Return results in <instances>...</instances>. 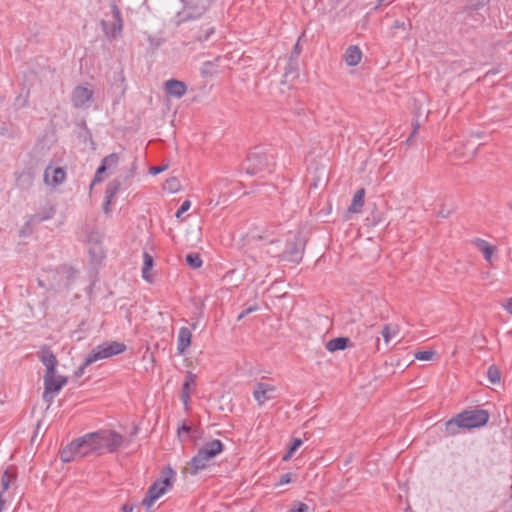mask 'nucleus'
I'll return each mask as SVG.
<instances>
[{
	"label": "nucleus",
	"mask_w": 512,
	"mask_h": 512,
	"mask_svg": "<svg viewBox=\"0 0 512 512\" xmlns=\"http://www.w3.org/2000/svg\"><path fill=\"white\" fill-rule=\"evenodd\" d=\"M488 421L489 413L484 409L465 410L445 423V434L455 436L462 431L482 427Z\"/></svg>",
	"instance_id": "nucleus-1"
},
{
	"label": "nucleus",
	"mask_w": 512,
	"mask_h": 512,
	"mask_svg": "<svg viewBox=\"0 0 512 512\" xmlns=\"http://www.w3.org/2000/svg\"><path fill=\"white\" fill-rule=\"evenodd\" d=\"M274 156L266 153L262 148L252 149L242 164V169L249 175L271 173L274 170Z\"/></svg>",
	"instance_id": "nucleus-2"
},
{
	"label": "nucleus",
	"mask_w": 512,
	"mask_h": 512,
	"mask_svg": "<svg viewBox=\"0 0 512 512\" xmlns=\"http://www.w3.org/2000/svg\"><path fill=\"white\" fill-rule=\"evenodd\" d=\"M95 439L92 433H87L82 437L73 440L65 448L60 451V458L63 462H71L77 458H84L88 455L95 454Z\"/></svg>",
	"instance_id": "nucleus-3"
},
{
	"label": "nucleus",
	"mask_w": 512,
	"mask_h": 512,
	"mask_svg": "<svg viewBox=\"0 0 512 512\" xmlns=\"http://www.w3.org/2000/svg\"><path fill=\"white\" fill-rule=\"evenodd\" d=\"M92 435L95 439L94 452L98 456L116 452L125 442L124 437L114 430L101 429Z\"/></svg>",
	"instance_id": "nucleus-4"
},
{
	"label": "nucleus",
	"mask_w": 512,
	"mask_h": 512,
	"mask_svg": "<svg viewBox=\"0 0 512 512\" xmlns=\"http://www.w3.org/2000/svg\"><path fill=\"white\" fill-rule=\"evenodd\" d=\"M175 471L171 467H166L161 471V476L149 488L142 505L150 508L153 503L160 498L168 488H171L175 479Z\"/></svg>",
	"instance_id": "nucleus-5"
},
{
	"label": "nucleus",
	"mask_w": 512,
	"mask_h": 512,
	"mask_svg": "<svg viewBox=\"0 0 512 512\" xmlns=\"http://www.w3.org/2000/svg\"><path fill=\"white\" fill-rule=\"evenodd\" d=\"M126 345L122 342L108 341L98 345L94 348L90 354L85 358V365H91L92 363L106 359L118 354L123 353L126 350Z\"/></svg>",
	"instance_id": "nucleus-6"
},
{
	"label": "nucleus",
	"mask_w": 512,
	"mask_h": 512,
	"mask_svg": "<svg viewBox=\"0 0 512 512\" xmlns=\"http://www.w3.org/2000/svg\"><path fill=\"white\" fill-rule=\"evenodd\" d=\"M306 241L300 234H295L287 240L286 248L278 254L281 261L300 263L302 261Z\"/></svg>",
	"instance_id": "nucleus-7"
},
{
	"label": "nucleus",
	"mask_w": 512,
	"mask_h": 512,
	"mask_svg": "<svg viewBox=\"0 0 512 512\" xmlns=\"http://www.w3.org/2000/svg\"><path fill=\"white\" fill-rule=\"evenodd\" d=\"M211 3L212 0H189L179 13V23L200 18L208 11Z\"/></svg>",
	"instance_id": "nucleus-8"
},
{
	"label": "nucleus",
	"mask_w": 512,
	"mask_h": 512,
	"mask_svg": "<svg viewBox=\"0 0 512 512\" xmlns=\"http://www.w3.org/2000/svg\"><path fill=\"white\" fill-rule=\"evenodd\" d=\"M211 3L212 0H189L179 13V23L200 18L208 11Z\"/></svg>",
	"instance_id": "nucleus-9"
},
{
	"label": "nucleus",
	"mask_w": 512,
	"mask_h": 512,
	"mask_svg": "<svg viewBox=\"0 0 512 512\" xmlns=\"http://www.w3.org/2000/svg\"><path fill=\"white\" fill-rule=\"evenodd\" d=\"M211 3L212 0H189L179 13V23L200 18L208 11Z\"/></svg>",
	"instance_id": "nucleus-10"
},
{
	"label": "nucleus",
	"mask_w": 512,
	"mask_h": 512,
	"mask_svg": "<svg viewBox=\"0 0 512 512\" xmlns=\"http://www.w3.org/2000/svg\"><path fill=\"white\" fill-rule=\"evenodd\" d=\"M113 21H101V27L107 37L115 38L122 31L123 20L121 11L115 3L110 5Z\"/></svg>",
	"instance_id": "nucleus-11"
},
{
	"label": "nucleus",
	"mask_w": 512,
	"mask_h": 512,
	"mask_svg": "<svg viewBox=\"0 0 512 512\" xmlns=\"http://www.w3.org/2000/svg\"><path fill=\"white\" fill-rule=\"evenodd\" d=\"M488 3L489 0H468L462 9V13L465 14V20L472 19L476 24H481L485 17L479 13V10Z\"/></svg>",
	"instance_id": "nucleus-12"
},
{
	"label": "nucleus",
	"mask_w": 512,
	"mask_h": 512,
	"mask_svg": "<svg viewBox=\"0 0 512 512\" xmlns=\"http://www.w3.org/2000/svg\"><path fill=\"white\" fill-rule=\"evenodd\" d=\"M276 387L274 385L258 382L256 383L253 390V397L257 401L258 405L262 406L266 401L274 399Z\"/></svg>",
	"instance_id": "nucleus-13"
},
{
	"label": "nucleus",
	"mask_w": 512,
	"mask_h": 512,
	"mask_svg": "<svg viewBox=\"0 0 512 512\" xmlns=\"http://www.w3.org/2000/svg\"><path fill=\"white\" fill-rule=\"evenodd\" d=\"M93 90L84 86H76L71 94V101L75 108H83L93 100Z\"/></svg>",
	"instance_id": "nucleus-14"
},
{
	"label": "nucleus",
	"mask_w": 512,
	"mask_h": 512,
	"mask_svg": "<svg viewBox=\"0 0 512 512\" xmlns=\"http://www.w3.org/2000/svg\"><path fill=\"white\" fill-rule=\"evenodd\" d=\"M67 382V377L56 375V372L53 374H45L44 389L46 390V394L49 392H53L55 394L59 393L60 390L67 384Z\"/></svg>",
	"instance_id": "nucleus-15"
},
{
	"label": "nucleus",
	"mask_w": 512,
	"mask_h": 512,
	"mask_svg": "<svg viewBox=\"0 0 512 512\" xmlns=\"http://www.w3.org/2000/svg\"><path fill=\"white\" fill-rule=\"evenodd\" d=\"M37 355L40 361L46 367L45 374H53L56 372L58 360L49 346H43Z\"/></svg>",
	"instance_id": "nucleus-16"
},
{
	"label": "nucleus",
	"mask_w": 512,
	"mask_h": 512,
	"mask_svg": "<svg viewBox=\"0 0 512 512\" xmlns=\"http://www.w3.org/2000/svg\"><path fill=\"white\" fill-rule=\"evenodd\" d=\"M210 461L211 460L198 451L197 454L187 463L183 472L191 475H197L200 471L209 466Z\"/></svg>",
	"instance_id": "nucleus-17"
},
{
	"label": "nucleus",
	"mask_w": 512,
	"mask_h": 512,
	"mask_svg": "<svg viewBox=\"0 0 512 512\" xmlns=\"http://www.w3.org/2000/svg\"><path fill=\"white\" fill-rule=\"evenodd\" d=\"M121 185L122 183L119 179H113L107 184L103 202V211L105 214H109L111 212L112 201L116 194L119 192Z\"/></svg>",
	"instance_id": "nucleus-18"
},
{
	"label": "nucleus",
	"mask_w": 512,
	"mask_h": 512,
	"mask_svg": "<svg viewBox=\"0 0 512 512\" xmlns=\"http://www.w3.org/2000/svg\"><path fill=\"white\" fill-rule=\"evenodd\" d=\"M66 178V171L62 167L52 168L48 166L44 171V180L50 185H59L64 182Z\"/></svg>",
	"instance_id": "nucleus-19"
},
{
	"label": "nucleus",
	"mask_w": 512,
	"mask_h": 512,
	"mask_svg": "<svg viewBox=\"0 0 512 512\" xmlns=\"http://www.w3.org/2000/svg\"><path fill=\"white\" fill-rule=\"evenodd\" d=\"M191 32L195 41L203 43L208 41L210 37L215 33V26L212 25L211 22H207L201 26L192 28Z\"/></svg>",
	"instance_id": "nucleus-20"
},
{
	"label": "nucleus",
	"mask_w": 512,
	"mask_h": 512,
	"mask_svg": "<svg viewBox=\"0 0 512 512\" xmlns=\"http://www.w3.org/2000/svg\"><path fill=\"white\" fill-rule=\"evenodd\" d=\"M196 386V375L192 372L188 371L184 383L182 384L181 388V394L180 398L185 405L186 408H188L190 397H191V391Z\"/></svg>",
	"instance_id": "nucleus-21"
},
{
	"label": "nucleus",
	"mask_w": 512,
	"mask_h": 512,
	"mask_svg": "<svg viewBox=\"0 0 512 512\" xmlns=\"http://www.w3.org/2000/svg\"><path fill=\"white\" fill-rule=\"evenodd\" d=\"M56 213V209L53 205H49L42 209V211L35 213L29 216V219L26 221L25 226L29 227L40 222L49 220L54 217Z\"/></svg>",
	"instance_id": "nucleus-22"
},
{
	"label": "nucleus",
	"mask_w": 512,
	"mask_h": 512,
	"mask_svg": "<svg viewBox=\"0 0 512 512\" xmlns=\"http://www.w3.org/2000/svg\"><path fill=\"white\" fill-rule=\"evenodd\" d=\"M223 448V443L218 439H214L206 442L198 451L201 452L209 460H212L223 451Z\"/></svg>",
	"instance_id": "nucleus-23"
},
{
	"label": "nucleus",
	"mask_w": 512,
	"mask_h": 512,
	"mask_svg": "<svg viewBox=\"0 0 512 512\" xmlns=\"http://www.w3.org/2000/svg\"><path fill=\"white\" fill-rule=\"evenodd\" d=\"M165 90L167 94L176 98H181L187 92V86L183 81L170 79L165 82Z\"/></svg>",
	"instance_id": "nucleus-24"
},
{
	"label": "nucleus",
	"mask_w": 512,
	"mask_h": 512,
	"mask_svg": "<svg viewBox=\"0 0 512 512\" xmlns=\"http://www.w3.org/2000/svg\"><path fill=\"white\" fill-rule=\"evenodd\" d=\"M16 186L21 190H28L32 187L34 174L30 169L15 173Z\"/></svg>",
	"instance_id": "nucleus-25"
},
{
	"label": "nucleus",
	"mask_w": 512,
	"mask_h": 512,
	"mask_svg": "<svg viewBox=\"0 0 512 512\" xmlns=\"http://www.w3.org/2000/svg\"><path fill=\"white\" fill-rule=\"evenodd\" d=\"M192 333L187 327H181L177 337V352L182 355L191 344Z\"/></svg>",
	"instance_id": "nucleus-26"
},
{
	"label": "nucleus",
	"mask_w": 512,
	"mask_h": 512,
	"mask_svg": "<svg viewBox=\"0 0 512 512\" xmlns=\"http://www.w3.org/2000/svg\"><path fill=\"white\" fill-rule=\"evenodd\" d=\"M362 51L357 45H350L344 53V60L348 66H356L361 62Z\"/></svg>",
	"instance_id": "nucleus-27"
},
{
	"label": "nucleus",
	"mask_w": 512,
	"mask_h": 512,
	"mask_svg": "<svg viewBox=\"0 0 512 512\" xmlns=\"http://www.w3.org/2000/svg\"><path fill=\"white\" fill-rule=\"evenodd\" d=\"M352 343L348 337H336L329 340L325 347L329 352H335L338 350H344L348 347H352Z\"/></svg>",
	"instance_id": "nucleus-28"
},
{
	"label": "nucleus",
	"mask_w": 512,
	"mask_h": 512,
	"mask_svg": "<svg viewBox=\"0 0 512 512\" xmlns=\"http://www.w3.org/2000/svg\"><path fill=\"white\" fill-rule=\"evenodd\" d=\"M472 243L482 252L486 261L490 262L492 255L496 251V247L489 244L486 240L481 238H476L472 241Z\"/></svg>",
	"instance_id": "nucleus-29"
},
{
	"label": "nucleus",
	"mask_w": 512,
	"mask_h": 512,
	"mask_svg": "<svg viewBox=\"0 0 512 512\" xmlns=\"http://www.w3.org/2000/svg\"><path fill=\"white\" fill-rule=\"evenodd\" d=\"M364 198H365V189L360 188L356 191L353 196L351 205L348 210L352 213H359L364 206Z\"/></svg>",
	"instance_id": "nucleus-30"
},
{
	"label": "nucleus",
	"mask_w": 512,
	"mask_h": 512,
	"mask_svg": "<svg viewBox=\"0 0 512 512\" xmlns=\"http://www.w3.org/2000/svg\"><path fill=\"white\" fill-rule=\"evenodd\" d=\"M153 266H154L153 257L148 252H144L143 253L142 277L144 280H146L150 283L153 281V277L150 273Z\"/></svg>",
	"instance_id": "nucleus-31"
},
{
	"label": "nucleus",
	"mask_w": 512,
	"mask_h": 512,
	"mask_svg": "<svg viewBox=\"0 0 512 512\" xmlns=\"http://www.w3.org/2000/svg\"><path fill=\"white\" fill-rule=\"evenodd\" d=\"M15 480H16L15 468L13 466L8 467L3 472L2 477H1V487H2L1 493H4L5 491H7L10 487L11 482H13Z\"/></svg>",
	"instance_id": "nucleus-32"
},
{
	"label": "nucleus",
	"mask_w": 512,
	"mask_h": 512,
	"mask_svg": "<svg viewBox=\"0 0 512 512\" xmlns=\"http://www.w3.org/2000/svg\"><path fill=\"white\" fill-rule=\"evenodd\" d=\"M220 59L217 57L214 61H205L202 64L200 73L203 78L212 77L217 74V64L216 62Z\"/></svg>",
	"instance_id": "nucleus-33"
},
{
	"label": "nucleus",
	"mask_w": 512,
	"mask_h": 512,
	"mask_svg": "<svg viewBox=\"0 0 512 512\" xmlns=\"http://www.w3.org/2000/svg\"><path fill=\"white\" fill-rule=\"evenodd\" d=\"M487 378L491 384H498L501 380V372L496 365H490L487 370Z\"/></svg>",
	"instance_id": "nucleus-34"
},
{
	"label": "nucleus",
	"mask_w": 512,
	"mask_h": 512,
	"mask_svg": "<svg viewBox=\"0 0 512 512\" xmlns=\"http://www.w3.org/2000/svg\"><path fill=\"white\" fill-rule=\"evenodd\" d=\"M186 263L193 269H198L202 266L203 261L199 253H189L186 255Z\"/></svg>",
	"instance_id": "nucleus-35"
},
{
	"label": "nucleus",
	"mask_w": 512,
	"mask_h": 512,
	"mask_svg": "<svg viewBox=\"0 0 512 512\" xmlns=\"http://www.w3.org/2000/svg\"><path fill=\"white\" fill-rule=\"evenodd\" d=\"M119 163V155L117 153H111L107 156H105L102 161L101 165H104V168L108 170L109 168L116 167Z\"/></svg>",
	"instance_id": "nucleus-36"
},
{
	"label": "nucleus",
	"mask_w": 512,
	"mask_h": 512,
	"mask_svg": "<svg viewBox=\"0 0 512 512\" xmlns=\"http://www.w3.org/2000/svg\"><path fill=\"white\" fill-rule=\"evenodd\" d=\"M301 445H302V440L300 438H294L292 440L291 445L289 446L288 451L283 456V460L284 461L289 460Z\"/></svg>",
	"instance_id": "nucleus-37"
},
{
	"label": "nucleus",
	"mask_w": 512,
	"mask_h": 512,
	"mask_svg": "<svg viewBox=\"0 0 512 512\" xmlns=\"http://www.w3.org/2000/svg\"><path fill=\"white\" fill-rule=\"evenodd\" d=\"M397 333V329L393 328L390 324H385L381 330V335L386 344H388L391 338Z\"/></svg>",
	"instance_id": "nucleus-38"
},
{
	"label": "nucleus",
	"mask_w": 512,
	"mask_h": 512,
	"mask_svg": "<svg viewBox=\"0 0 512 512\" xmlns=\"http://www.w3.org/2000/svg\"><path fill=\"white\" fill-rule=\"evenodd\" d=\"M106 171H107V170L104 168V165H101V164H100V165H99V167L97 168V170H96V172H95V174H94V177H93V179H92V182H91V184H90V187H89L90 191H92L93 187H94L96 184H98V183H100V182H102V181H103V179H104V178H103V174H104Z\"/></svg>",
	"instance_id": "nucleus-39"
},
{
	"label": "nucleus",
	"mask_w": 512,
	"mask_h": 512,
	"mask_svg": "<svg viewBox=\"0 0 512 512\" xmlns=\"http://www.w3.org/2000/svg\"><path fill=\"white\" fill-rule=\"evenodd\" d=\"M308 511H309V507L307 504L300 502V501H295L288 512H308Z\"/></svg>",
	"instance_id": "nucleus-40"
},
{
	"label": "nucleus",
	"mask_w": 512,
	"mask_h": 512,
	"mask_svg": "<svg viewBox=\"0 0 512 512\" xmlns=\"http://www.w3.org/2000/svg\"><path fill=\"white\" fill-rule=\"evenodd\" d=\"M434 351L427 350V351H418L415 353V358L421 361H429L434 356Z\"/></svg>",
	"instance_id": "nucleus-41"
},
{
	"label": "nucleus",
	"mask_w": 512,
	"mask_h": 512,
	"mask_svg": "<svg viewBox=\"0 0 512 512\" xmlns=\"http://www.w3.org/2000/svg\"><path fill=\"white\" fill-rule=\"evenodd\" d=\"M293 476L294 475L291 472L282 474L276 485L280 486V485H284V484H288V483L292 482Z\"/></svg>",
	"instance_id": "nucleus-42"
},
{
	"label": "nucleus",
	"mask_w": 512,
	"mask_h": 512,
	"mask_svg": "<svg viewBox=\"0 0 512 512\" xmlns=\"http://www.w3.org/2000/svg\"><path fill=\"white\" fill-rule=\"evenodd\" d=\"M398 29H401V30H406L407 29V24L405 21H402V20H399V19H396L391 27V30L393 31V34L395 33L396 30Z\"/></svg>",
	"instance_id": "nucleus-43"
},
{
	"label": "nucleus",
	"mask_w": 512,
	"mask_h": 512,
	"mask_svg": "<svg viewBox=\"0 0 512 512\" xmlns=\"http://www.w3.org/2000/svg\"><path fill=\"white\" fill-rule=\"evenodd\" d=\"M190 206H191V202H190L189 200H185V201L181 204V206L179 207V209L177 210V212H176V217H177V218H180V217H181V215H182L183 213H185L186 211H188V209L190 208Z\"/></svg>",
	"instance_id": "nucleus-44"
},
{
	"label": "nucleus",
	"mask_w": 512,
	"mask_h": 512,
	"mask_svg": "<svg viewBox=\"0 0 512 512\" xmlns=\"http://www.w3.org/2000/svg\"><path fill=\"white\" fill-rule=\"evenodd\" d=\"M61 270L63 273L67 274L68 278H73L75 275V270L71 266L63 265L61 266Z\"/></svg>",
	"instance_id": "nucleus-45"
},
{
	"label": "nucleus",
	"mask_w": 512,
	"mask_h": 512,
	"mask_svg": "<svg viewBox=\"0 0 512 512\" xmlns=\"http://www.w3.org/2000/svg\"><path fill=\"white\" fill-rule=\"evenodd\" d=\"M412 126H413V131H412L411 135L408 137V139H407V141H406L408 144H410V143H411V141H412L413 137L417 134V132H418V130H419V128H420V125H419L418 121H415V122L412 124Z\"/></svg>",
	"instance_id": "nucleus-46"
},
{
	"label": "nucleus",
	"mask_w": 512,
	"mask_h": 512,
	"mask_svg": "<svg viewBox=\"0 0 512 512\" xmlns=\"http://www.w3.org/2000/svg\"><path fill=\"white\" fill-rule=\"evenodd\" d=\"M54 395H55V393H53V392H49V393H47V394H46V390L44 389V392H43V400H44L48 405H50V404L53 402Z\"/></svg>",
	"instance_id": "nucleus-47"
},
{
	"label": "nucleus",
	"mask_w": 512,
	"mask_h": 512,
	"mask_svg": "<svg viewBox=\"0 0 512 512\" xmlns=\"http://www.w3.org/2000/svg\"><path fill=\"white\" fill-rule=\"evenodd\" d=\"M167 184L169 185L170 189L173 190V191H176L177 190V186L179 185L180 186V183L178 182V180L176 178H170L167 180Z\"/></svg>",
	"instance_id": "nucleus-48"
},
{
	"label": "nucleus",
	"mask_w": 512,
	"mask_h": 512,
	"mask_svg": "<svg viewBox=\"0 0 512 512\" xmlns=\"http://www.w3.org/2000/svg\"><path fill=\"white\" fill-rule=\"evenodd\" d=\"M192 428L186 422H183L182 425L178 428V434L180 435L182 432L189 434Z\"/></svg>",
	"instance_id": "nucleus-49"
},
{
	"label": "nucleus",
	"mask_w": 512,
	"mask_h": 512,
	"mask_svg": "<svg viewBox=\"0 0 512 512\" xmlns=\"http://www.w3.org/2000/svg\"><path fill=\"white\" fill-rule=\"evenodd\" d=\"M166 168H167V166H165V165L164 166H154L150 169V173L153 175H156V174L163 172Z\"/></svg>",
	"instance_id": "nucleus-50"
},
{
	"label": "nucleus",
	"mask_w": 512,
	"mask_h": 512,
	"mask_svg": "<svg viewBox=\"0 0 512 512\" xmlns=\"http://www.w3.org/2000/svg\"><path fill=\"white\" fill-rule=\"evenodd\" d=\"M504 309L512 315V297L508 298L506 303L503 304Z\"/></svg>",
	"instance_id": "nucleus-51"
},
{
	"label": "nucleus",
	"mask_w": 512,
	"mask_h": 512,
	"mask_svg": "<svg viewBox=\"0 0 512 512\" xmlns=\"http://www.w3.org/2000/svg\"><path fill=\"white\" fill-rule=\"evenodd\" d=\"M292 72H293L294 74H296L297 69H296V67H293V66H292V63H289V64H288V67L286 68V71H285L284 77H285V78H287V77L289 76V74H290V73H292Z\"/></svg>",
	"instance_id": "nucleus-52"
},
{
	"label": "nucleus",
	"mask_w": 512,
	"mask_h": 512,
	"mask_svg": "<svg viewBox=\"0 0 512 512\" xmlns=\"http://www.w3.org/2000/svg\"><path fill=\"white\" fill-rule=\"evenodd\" d=\"M87 366L88 365H85V361H84L83 364L75 371V376L81 377L84 374L85 368Z\"/></svg>",
	"instance_id": "nucleus-53"
},
{
	"label": "nucleus",
	"mask_w": 512,
	"mask_h": 512,
	"mask_svg": "<svg viewBox=\"0 0 512 512\" xmlns=\"http://www.w3.org/2000/svg\"><path fill=\"white\" fill-rule=\"evenodd\" d=\"M133 509H134V506L132 504H128V503H125L121 508L122 512H132Z\"/></svg>",
	"instance_id": "nucleus-54"
},
{
	"label": "nucleus",
	"mask_w": 512,
	"mask_h": 512,
	"mask_svg": "<svg viewBox=\"0 0 512 512\" xmlns=\"http://www.w3.org/2000/svg\"><path fill=\"white\" fill-rule=\"evenodd\" d=\"M244 310H245V313L250 314V313H252L254 311H257L258 310V306L257 305L249 306L248 308H246Z\"/></svg>",
	"instance_id": "nucleus-55"
},
{
	"label": "nucleus",
	"mask_w": 512,
	"mask_h": 512,
	"mask_svg": "<svg viewBox=\"0 0 512 512\" xmlns=\"http://www.w3.org/2000/svg\"><path fill=\"white\" fill-rule=\"evenodd\" d=\"M5 499L3 498V493L0 494V512L3 511L4 507H5Z\"/></svg>",
	"instance_id": "nucleus-56"
},
{
	"label": "nucleus",
	"mask_w": 512,
	"mask_h": 512,
	"mask_svg": "<svg viewBox=\"0 0 512 512\" xmlns=\"http://www.w3.org/2000/svg\"><path fill=\"white\" fill-rule=\"evenodd\" d=\"M248 314L245 313V310H243L237 317V320L240 321L242 320L244 317H246Z\"/></svg>",
	"instance_id": "nucleus-57"
},
{
	"label": "nucleus",
	"mask_w": 512,
	"mask_h": 512,
	"mask_svg": "<svg viewBox=\"0 0 512 512\" xmlns=\"http://www.w3.org/2000/svg\"><path fill=\"white\" fill-rule=\"evenodd\" d=\"M375 344H376V351H379L380 350V347H379L380 338L379 337H376Z\"/></svg>",
	"instance_id": "nucleus-58"
},
{
	"label": "nucleus",
	"mask_w": 512,
	"mask_h": 512,
	"mask_svg": "<svg viewBox=\"0 0 512 512\" xmlns=\"http://www.w3.org/2000/svg\"><path fill=\"white\" fill-rule=\"evenodd\" d=\"M294 50H295L297 53H299V44H298V43H296V45H295V47H294Z\"/></svg>",
	"instance_id": "nucleus-59"
},
{
	"label": "nucleus",
	"mask_w": 512,
	"mask_h": 512,
	"mask_svg": "<svg viewBox=\"0 0 512 512\" xmlns=\"http://www.w3.org/2000/svg\"><path fill=\"white\" fill-rule=\"evenodd\" d=\"M411 27H412V24H411V22H410V21H408V29L410 30V29H411Z\"/></svg>",
	"instance_id": "nucleus-60"
},
{
	"label": "nucleus",
	"mask_w": 512,
	"mask_h": 512,
	"mask_svg": "<svg viewBox=\"0 0 512 512\" xmlns=\"http://www.w3.org/2000/svg\"><path fill=\"white\" fill-rule=\"evenodd\" d=\"M386 0H379V5L385 2Z\"/></svg>",
	"instance_id": "nucleus-61"
},
{
	"label": "nucleus",
	"mask_w": 512,
	"mask_h": 512,
	"mask_svg": "<svg viewBox=\"0 0 512 512\" xmlns=\"http://www.w3.org/2000/svg\"><path fill=\"white\" fill-rule=\"evenodd\" d=\"M2 100H3V98H2V97H0V102H1Z\"/></svg>",
	"instance_id": "nucleus-62"
},
{
	"label": "nucleus",
	"mask_w": 512,
	"mask_h": 512,
	"mask_svg": "<svg viewBox=\"0 0 512 512\" xmlns=\"http://www.w3.org/2000/svg\"><path fill=\"white\" fill-rule=\"evenodd\" d=\"M506 512H512V510L511 511H506Z\"/></svg>",
	"instance_id": "nucleus-63"
}]
</instances>
